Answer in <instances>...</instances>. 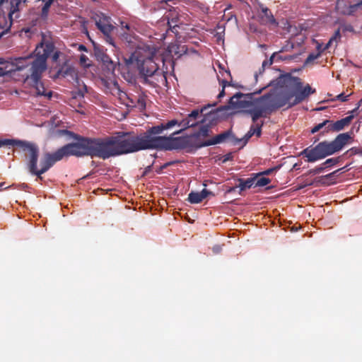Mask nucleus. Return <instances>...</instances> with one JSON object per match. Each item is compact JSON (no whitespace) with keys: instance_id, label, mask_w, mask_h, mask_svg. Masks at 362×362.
<instances>
[{"instance_id":"nucleus-1","label":"nucleus","mask_w":362,"mask_h":362,"mask_svg":"<svg viewBox=\"0 0 362 362\" xmlns=\"http://www.w3.org/2000/svg\"><path fill=\"white\" fill-rule=\"evenodd\" d=\"M278 88L262 96L253 99V95L262 93L264 88L252 93H237L229 100V106L233 109L243 111L251 117L252 124L246 136L250 138L253 135L260 137L264 121L260 117H267L273 112L286 106L291 108L307 100L316 90L310 84L303 86L302 80L291 74L281 75L269 86Z\"/></svg>"},{"instance_id":"nucleus-2","label":"nucleus","mask_w":362,"mask_h":362,"mask_svg":"<svg viewBox=\"0 0 362 362\" xmlns=\"http://www.w3.org/2000/svg\"><path fill=\"white\" fill-rule=\"evenodd\" d=\"M74 139L78 141L80 157L90 156L105 160L144 150H155V139L149 136L147 129L140 134L118 132L106 138H90L74 134Z\"/></svg>"},{"instance_id":"nucleus-3","label":"nucleus","mask_w":362,"mask_h":362,"mask_svg":"<svg viewBox=\"0 0 362 362\" xmlns=\"http://www.w3.org/2000/svg\"><path fill=\"white\" fill-rule=\"evenodd\" d=\"M4 146H16L22 151L24 153L29 172L36 175L40 180H42V175L57 161L71 156L80 157L78 141L76 140L75 142L66 144L53 153H44L38 168L40 148L35 143L18 139H0V147Z\"/></svg>"},{"instance_id":"nucleus-4","label":"nucleus","mask_w":362,"mask_h":362,"mask_svg":"<svg viewBox=\"0 0 362 362\" xmlns=\"http://www.w3.org/2000/svg\"><path fill=\"white\" fill-rule=\"evenodd\" d=\"M54 47L52 43L44 45L41 43L35 49V58L27 62L29 67V74L26 75L25 81L35 89L37 95L50 98L52 95L51 90H47L41 81L42 74L47 69V59L54 51Z\"/></svg>"},{"instance_id":"nucleus-5","label":"nucleus","mask_w":362,"mask_h":362,"mask_svg":"<svg viewBox=\"0 0 362 362\" xmlns=\"http://www.w3.org/2000/svg\"><path fill=\"white\" fill-rule=\"evenodd\" d=\"M127 66H135L139 71L141 83L152 87H156L161 81L166 78L163 72L159 69L155 61L154 55L144 49H137L130 56L124 58Z\"/></svg>"},{"instance_id":"nucleus-6","label":"nucleus","mask_w":362,"mask_h":362,"mask_svg":"<svg viewBox=\"0 0 362 362\" xmlns=\"http://www.w3.org/2000/svg\"><path fill=\"white\" fill-rule=\"evenodd\" d=\"M352 141L351 133H341L333 141H323L315 146H310L305 148L301 152V155L306 158L307 162L314 163L340 151Z\"/></svg>"},{"instance_id":"nucleus-7","label":"nucleus","mask_w":362,"mask_h":362,"mask_svg":"<svg viewBox=\"0 0 362 362\" xmlns=\"http://www.w3.org/2000/svg\"><path fill=\"white\" fill-rule=\"evenodd\" d=\"M178 124V120L172 119L165 123H161L158 125L153 126L147 129L149 136L153 141V147L155 150L158 151H173V150H182L185 146V141L184 136L175 137L174 135L169 136H160V134L165 130L170 129Z\"/></svg>"},{"instance_id":"nucleus-8","label":"nucleus","mask_w":362,"mask_h":362,"mask_svg":"<svg viewBox=\"0 0 362 362\" xmlns=\"http://www.w3.org/2000/svg\"><path fill=\"white\" fill-rule=\"evenodd\" d=\"M211 126L208 124H202L198 131L193 133L189 136H184L183 139H185L184 141L185 146L182 147L183 149H186L187 152H191L193 150L199 149L206 146H201L202 144L205 143V141H202V139L206 138L211 135Z\"/></svg>"},{"instance_id":"nucleus-9","label":"nucleus","mask_w":362,"mask_h":362,"mask_svg":"<svg viewBox=\"0 0 362 362\" xmlns=\"http://www.w3.org/2000/svg\"><path fill=\"white\" fill-rule=\"evenodd\" d=\"M27 0H11L10 2V11L8 19L5 16H0V37L4 35L10 30L13 18L19 17L18 11L25 6Z\"/></svg>"},{"instance_id":"nucleus-10","label":"nucleus","mask_w":362,"mask_h":362,"mask_svg":"<svg viewBox=\"0 0 362 362\" xmlns=\"http://www.w3.org/2000/svg\"><path fill=\"white\" fill-rule=\"evenodd\" d=\"M32 59L30 56L26 57L15 58L11 62H7L4 58H0V64H6L5 67H0V76L6 75L17 70H22L27 67V62Z\"/></svg>"},{"instance_id":"nucleus-11","label":"nucleus","mask_w":362,"mask_h":362,"mask_svg":"<svg viewBox=\"0 0 362 362\" xmlns=\"http://www.w3.org/2000/svg\"><path fill=\"white\" fill-rule=\"evenodd\" d=\"M95 25L103 34L104 40L106 42L115 47L114 39L112 36V32L115 28L110 23V18L103 15V16H99L98 19L95 21Z\"/></svg>"},{"instance_id":"nucleus-12","label":"nucleus","mask_w":362,"mask_h":362,"mask_svg":"<svg viewBox=\"0 0 362 362\" xmlns=\"http://www.w3.org/2000/svg\"><path fill=\"white\" fill-rule=\"evenodd\" d=\"M336 10L340 14L352 16L362 10V0L356 3L351 0H337Z\"/></svg>"},{"instance_id":"nucleus-13","label":"nucleus","mask_w":362,"mask_h":362,"mask_svg":"<svg viewBox=\"0 0 362 362\" xmlns=\"http://www.w3.org/2000/svg\"><path fill=\"white\" fill-rule=\"evenodd\" d=\"M93 51L97 60L101 62L108 71L113 72L116 64L107 54L106 49L102 46L94 45Z\"/></svg>"},{"instance_id":"nucleus-14","label":"nucleus","mask_w":362,"mask_h":362,"mask_svg":"<svg viewBox=\"0 0 362 362\" xmlns=\"http://www.w3.org/2000/svg\"><path fill=\"white\" fill-rule=\"evenodd\" d=\"M235 139L234 135L231 130H227L221 134H219L211 139L205 141L204 144L201 146H213L218 144H221L229 140H233Z\"/></svg>"},{"instance_id":"nucleus-15","label":"nucleus","mask_w":362,"mask_h":362,"mask_svg":"<svg viewBox=\"0 0 362 362\" xmlns=\"http://www.w3.org/2000/svg\"><path fill=\"white\" fill-rule=\"evenodd\" d=\"M353 118L354 115H349L334 122L330 120V126H328V130L333 132H339L349 125Z\"/></svg>"},{"instance_id":"nucleus-16","label":"nucleus","mask_w":362,"mask_h":362,"mask_svg":"<svg viewBox=\"0 0 362 362\" xmlns=\"http://www.w3.org/2000/svg\"><path fill=\"white\" fill-rule=\"evenodd\" d=\"M282 51L283 50L281 49L279 52H274L268 60H264L262 62L261 69H259V74H262L264 71L266 66H271L274 62H281L292 59V57L291 56L283 57L280 55L279 53Z\"/></svg>"},{"instance_id":"nucleus-17","label":"nucleus","mask_w":362,"mask_h":362,"mask_svg":"<svg viewBox=\"0 0 362 362\" xmlns=\"http://www.w3.org/2000/svg\"><path fill=\"white\" fill-rule=\"evenodd\" d=\"M216 105V104L212 105V106ZM211 107V105H208V106H204L202 109H195L191 112L187 117L192 122H197V119L200 116L201 114H203L206 117L202 119L201 122L204 123L205 120L207 119V117H211L214 116V113L210 112L208 115L206 113H204L205 110L207 109V107Z\"/></svg>"},{"instance_id":"nucleus-18","label":"nucleus","mask_w":362,"mask_h":362,"mask_svg":"<svg viewBox=\"0 0 362 362\" xmlns=\"http://www.w3.org/2000/svg\"><path fill=\"white\" fill-rule=\"evenodd\" d=\"M259 17L260 18V23L263 25L277 24L273 14L267 7H262Z\"/></svg>"},{"instance_id":"nucleus-19","label":"nucleus","mask_w":362,"mask_h":362,"mask_svg":"<svg viewBox=\"0 0 362 362\" xmlns=\"http://www.w3.org/2000/svg\"><path fill=\"white\" fill-rule=\"evenodd\" d=\"M253 177L244 180L243 178H239L238 180L239 185H238L240 189L239 194L247 189H250L252 185H255V182L257 178V175L255 174L252 175Z\"/></svg>"},{"instance_id":"nucleus-20","label":"nucleus","mask_w":362,"mask_h":362,"mask_svg":"<svg viewBox=\"0 0 362 362\" xmlns=\"http://www.w3.org/2000/svg\"><path fill=\"white\" fill-rule=\"evenodd\" d=\"M197 124V122H192L187 117L183 119L182 121L179 122L177 126L181 127L180 129L175 131L173 133V135H176L180 134L183 130L189 128L194 127Z\"/></svg>"},{"instance_id":"nucleus-21","label":"nucleus","mask_w":362,"mask_h":362,"mask_svg":"<svg viewBox=\"0 0 362 362\" xmlns=\"http://www.w3.org/2000/svg\"><path fill=\"white\" fill-rule=\"evenodd\" d=\"M328 126H330V120L326 119V120L323 121L322 122L315 125L311 129V133L315 134L323 128H324V131L322 132V134H324L325 133H328L330 132V130H328Z\"/></svg>"},{"instance_id":"nucleus-22","label":"nucleus","mask_w":362,"mask_h":362,"mask_svg":"<svg viewBox=\"0 0 362 362\" xmlns=\"http://www.w3.org/2000/svg\"><path fill=\"white\" fill-rule=\"evenodd\" d=\"M57 74L58 76H62V77H66V76H71V77L74 76V75H76V73H75V71H74V69L69 66H63L58 71H57Z\"/></svg>"},{"instance_id":"nucleus-23","label":"nucleus","mask_w":362,"mask_h":362,"mask_svg":"<svg viewBox=\"0 0 362 362\" xmlns=\"http://www.w3.org/2000/svg\"><path fill=\"white\" fill-rule=\"evenodd\" d=\"M187 201L191 204H199L201 203L203 201V199H202L199 192H191L188 194Z\"/></svg>"},{"instance_id":"nucleus-24","label":"nucleus","mask_w":362,"mask_h":362,"mask_svg":"<svg viewBox=\"0 0 362 362\" xmlns=\"http://www.w3.org/2000/svg\"><path fill=\"white\" fill-rule=\"evenodd\" d=\"M340 38H341L340 29H338L337 30L335 31L334 35L329 39L328 42L326 44V45L324 47V49H327L329 47H331L334 42L337 43V42L340 40Z\"/></svg>"},{"instance_id":"nucleus-25","label":"nucleus","mask_w":362,"mask_h":362,"mask_svg":"<svg viewBox=\"0 0 362 362\" xmlns=\"http://www.w3.org/2000/svg\"><path fill=\"white\" fill-rule=\"evenodd\" d=\"M134 105L141 110H144L146 108V96L144 95H139Z\"/></svg>"},{"instance_id":"nucleus-26","label":"nucleus","mask_w":362,"mask_h":362,"mask_svg":"<svg viewBox=\"0 0 362 362\" xmlns=\"http://www.w3.org/2000/svg\"><path fill=\"white\" fill-rule=\"evenodd\" d=\"M54 1L55 0H47L45 2L41 11V17L42 18H46L47 17L49 8Z\"/></svg>"},{"instance_id":"nucleus-27","label":"nucleus","mask_w":362,"mask_h":362,"mask_svg":"<svg viewBox=\"0 0 362 362\" xmlns=\"http://www.w3.org/2000/svg\"><path fill=\"white\" fill-rule=\"evenodd\" d=\"M339 157L328 158L322 163V165L325 167V169L331 166H334L339 162Z\"/></svg>"},{"instance_id":"nucleus-28","label":"nucleus","mask_w":362,"mask_h":362,"mask_svg":"<svg viewBox=\"0 0 362 362\" xmlns=\"http://www.w3.org/2000/svg\"><path fill=\"white\" fill-rule=\"evenodd\" d=\"M271 182V180L267 177H262L260 178H256L255 182V187H264Z\"/></svg>"},{"instance_id":"nucleus-29","label":"nucleus","mask_w":362,"mask_h":362,"mask_svg":"<svg viewBox=\"0 0 362 362\" xmlns=\"http://www.w3.org/2000/svg\"><path fill=\"white\" fill-rule=\"evenodd\" d=\"M321 54V52L317 53H310L305 61V64L308 65L313 62L314 60L317 59Z\"/></svg>"},{"instance_id":"nucleus-30","label":"nucleus","mask_w":362,"mask_h":362,"mask_svg":"<svg viewBox=\"0 0 362 362\" xmlns=\"http://www.w3.org/2000/svg\"><path fill=\"white\" fill-rule=\"evenodd\" d=\"M177 18H172V20L168 23L170 30L175 34L178 33L177 28H179V25L177 24Z\"/></svg>"},{"instance_id":"nucleus-31","label":"nucleus","mask_w":362,"mask_h":362,"mask_svg":"<svg viewBox=\"0 0 362 362\" xmlns=\"http://www.w3.org/2000/svg\"><path fill=\"white\" fill-rule=\"evenodd\" d=\"M280 168H281V165H277L274 168H269V169H267L263 172H261L258 174H255V175H257V177L259 175H269L272 174L273 172L277 171L278 170H279Z\"/></svg>"},{"instance_id":"nucleus-32","label":"nucleus","mask_w":362,"mask_h":362,"mask_svg":"<svg viewBox=\"0 0 362 362\" xmlns=\"http://www.w3.org/2000/svg\"><path fill=\"white\" fill-rule=\"evenodd\" d=\"M352 94L350 93L349 94H345L344 93H341L337 95L334 98L332 99V101L340 100L341 102H345L348 100L349 97Z\"/></svg>"},{"instance_id":"nucleus-33","label":"nucleus","mask_w":362,"mask_h":362,"mask_svg":"<svg viewBox=\"0 0 362 362\" xmlns=\"http://www.w3.org/2000/svg\"><path fill=\"white\" fill-rule=\"evenodd\" d=\"M324 170H325V167H323L321 164L320 166L316 167L314 169L310 170L308 172V174L309 175L319 174V173H322V171H324Z\"/></svg>"},{"instance_id":"nucleus-34","label":"nucleus","mask_w":362,"mask_h":362,"mask_svg":"<svg viewBox=\"0 0 362 362\" xmlns=\"http://www.w3.org/2000/svg\"><path fill=\"white\" fill-rule=\"evenodd\" d=\"M88 58L86 55H84V54L81 55L80 64L81 66H83L84 67H88L90 66V64L88 63Z\"/></svg>"},{"instance_id":"nucleus-35","label":"nucleus","mask_w":362,"mask_h":362,"mask_svg":"<svg viewBox=\"0 0 362 362\" xmlns=\"http://www.w3.org/2000/svg\"><path fill=\"white\" fill-rule=\"evenodd\" d=\"M199 193H200V195L203 200L204 199H206L209 195L214 196V194L212 192H211L206 189H203Z\"/></svg>"},{"instance_id":"nucleus-36","label":"nucleus","mask_w":362,"mask_h":362,"mask_svg":"<svg viewBox=\"0 0 362 362\" xmlns=\"http://www.w3.org/2000/svg\"><path fill=\"white\" fill-rule=\"evenodd\" d=\"M221 83H222V90L218 95V98H221L225 95V87H226V84L230 85V83H228L225 80H222Z\"/></svg>"},{"instance_id":"nucleus-37","label":"nucleus","mask_w":362,"mask_h":362,"mask_svg":"<svg viewBox=\"0 0 362 362\" xmlns=\"http://www.w3.org/2000/svg\"><path fill=\"white\" fill-rule=\"evenodd\" d=\"M173 1V0H162L159 2V6L161 8L167 9L168 6H169L168 3Z\"/></svg>"},{"instance_id":"nucleus-38","label":"nucleus","mask_w":362,"mask_h":362,"mask_svg":"<svg viewBox=\"0 0 362 362\" xmlns=\"http://www.w3.org/2000/svg\"><path fill=\"white\" fill-rule=\"evenodd\" d=\"M168 167V164H163L156 170L157 173H160L164 169Z\"/></svg>"},{"instance_id":"nucleus-39","label":"nucleus","mask_w":362,"mask_h":362,"mask_svg":"<svg viewBox=\"0 0 362 362\" xmlns=\"http://www.w3.org/2000/svg\"><path fill=\"white\" fill-rule=\"evenodd\" d=\"M237 188H238V185L235 186V187H229L228 189H226V192L227 194H231V193L235 192Z\"/></svg>"},{"instance_id":"nucleus-40","label":"nucleus","mask_w":362,"mask_h":362,"mask_svg":"<svg viewBox=\"0 0 362 362\" xmlns=\"http://www.w3.org/2000/svg\"><path fill=\"white\" fill-rule=\"evenodd\" d=\"M362 105V99L357 103V106L356 107V108H354L352 111H351V113H356L357 112V110H358V108Z\"/></svg>"},{"instance_id":"nucleus-41","label":"nucleus","mask_w":362,"mask_h":362,"mask_svg":"<svg viewBox=\"0 0 362 362\" xmlns=\"http://www.w3.org/2000/svg\"><path fill=\"white\" fill-rule=\"evenodd\" d=\"M52 61L53 62H57V60L59 58V52H55L53 55H52Z\"/></svg>"},{"instance_id":"nucleus-42","label":"nucleus","mask_w":362,"mask_h":362,"mask_svg":"<svg viewBox=\"0 0 362 362\" xmlns=\"http://www.w3.org/2000/svg\"><path fill=\"white\" fill-rule=\"evenodd\" d=\"M339 171V170H335L329 174L326 175L325 177L327 178H330V177H333Z\"/></svg>"},{"instance_id":"nucleus-43","label":"nucleus","mask_w":362,"mask_h":362,"mask_svg":"<svg viewBox=\"0 0 362 362\" xmlns=\"http://www.w3.org/2000/svg\"><path fill=\"white\" fill-rule=\"evenodd\" d=\"M151 165L147 166L144 170V174L146 175L148 172H150L151 170Z\"/></svg>"},{"instance_id":"nucleus-44","label":"nucleus","mask_w":362,"mask_h":362,"mask_svg":"<svg viewBox=\"0 0 362 362\" xmlns=\"http://www.w3.org/2000/svg\"><path fill=\"white\" fill-rule=\"evenodd\" d=\"M344 30L347 31H353L354 28L351 25H346L344 27Z\"/></svg>"},{"instance_id":"nucleus-45","label":"nucleus","mask_w":362,"mask_h":362,"mask_svg":"<svg viewBox=\"0 0 362 362\" xmlns=\"http://www.w3.org/2000/svg\"><path fill=\"white\" fill-rule=\"evenodd\" d=\"M177 162H178V161L175 160V161H171V162L165 163V164H168V166H170V165H173V164H175V163H177Z\"/></svg>"},{"instance_id":"nucleus-46","label":"nucleus","mask_w":362,"mask_h":362,"mask_svg":"<svg viewBox=\"0 0 362 362\" xmlns=\"http://www.w3.org/2000/svg\"><path fill=\"white\" fill-rule=\"evenodd\" d=\"M122 27L125 28L126 29L129 30V25L127 23H125V25H124V23H122Z\"/></svg>"},{"instance_id":"nucleus-47","label":"nucleus","mask_w":362,"mask_h":362,"mask_svg":"<svg viewBox=\"0 0 362 362\" xmlns=\"http://www.w3.org/2000/svg\"><path fill=\"white\" fill-rule=\"evenodd\" d=\"M219 249H220V248H219V247H214V250L216 252H218V250H219Z\"/></svg>"},{"instance_id":"nucleus-48","label":"nucleus","mask_w":362,"mask_h":362,"mask_svg":"<svg viewBox=\"0 0 362 362\" xmlns=\"http://www.w3.org/2000/svg\"><path fill=\"white\" fill-rule=\"evenodd\" d=\"M80 49H84V50H86V47H85L84 45H81V46H80Z\"/></svg>"},{"instance_id":"nucleus-49","label":"nucleus","mask_w":362,"mask_h":362,"mask_svg":"<svg viewBox=\"0 0 362 362\" xmlns=\"http://www.w3.org/2000/svg\"><path fill=\"white\" fill-rule=\"evenodd\" d=\"M322 109H324V107L317 108V109H316V110H322Z\"/></svg>"},{"instance_id":"nucleus-50","label":"nucleus","mask_w":362,"mask_h":362,"mask_svg":"<svg viewBox=\"0 0 362 362\" xmlns=\"http://www.w3.org/2000/svg\"><path fill=\"white\" fill-rule=\"evenodd\" d=\"M4 183H0V187L4 185Z\"/></svg>"},{"instance_id":"nucleus-51","label":"nucleus","mask_w":362,"mask_h":362,"mask_svg":"<svg viewBox=\"0 0 362 362\" xmlns=\"http://www.w3.org/2000/svg\"><path fill=\"white\" fill-rule=\"evenodd\" d=\"M318 139H315L314 140V142H316L317 141H318Z\"/></svg>"}]
</instances>
